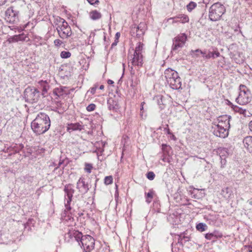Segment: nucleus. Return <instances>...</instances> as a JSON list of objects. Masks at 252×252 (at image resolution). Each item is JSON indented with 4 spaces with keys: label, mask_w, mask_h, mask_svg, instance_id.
<instances>
[{
    "label": "nucleus",
    "mask_w": 252,
    "mask_h": 252,
    "mask_svg": "<svg viewBox=\"0 0 252 252\" xmlns=\"http://www.w3.org/2000/svg\"><path fill=\"white\" fill-rule=\"evenodd\" d=\"M61 92H63V89H56L54 92V93L56 94V95H57V92H59V93H60Z\"/></svg>",
    "instance_id": "53"
},
{
    "label": "nucleus",
    "mask_w": 252,
    "mask_h": 252,
    "mask_svg": "<svg viewBox=\"0 0 252 252\" xmlns=\"http://www.w3.org/2000/svg\"><path fill=\"white\" fill-rule=\"evenodd\" d=\"M143 55L141 54H133V57L132 59L131 63L132 65L137 66L138 67L142 66L143 64Z\"/></svg>",
    "instance_id": "15"
},
{
    "label": "nucleus",
    "mask_w": 252,
    "mask_h": 252,
    "mask_svg": "<svg viewBox=\"0 0 252 252\" xmlns=\"http://www.w3.org/2000/svg\"><path fill=\"white\" fill-rule=\"evenodd\" d=\"M38 84L42 89V95L45 96V94L47 93V91L49 89L48 83L47 81L40 80L38 82Z\"/></svg>",
    "instance_id": "18"
},
{
    "label": "nucleus",
    "mask_w": 252,
    "mask_h": 252,
    "mask_svg": "<svg viewBox=\"0 0 252 252\" xmlns=\"http://www.w3.org/2000/svg\"><path fill=\"white\" fill-rule=\"evenodd\" d=\"M154 191L152 189H150L148 193H145L146 201L148 203H150L152 201L153 198Z\"/></svg>",
    "instance_id": "28"
},
{
    "label": "nucleus",
    "mask_w": 252,
    "mask_h": 252,
    "mask_svg": "<svg viewBox=\"0 0 252 252\" xmlns=\"http://www.w3.org/2000/svg\"><path fill=\"white\" fill-rule=\"evenodd\" d=\"M218 219V216L216 214H208L204 216L205 220L211 225H214Z\"/></svg>",
    "instance_id": "17"
},
{
    "label": "nucleus",
    "mask_w": 252,
    "mask_h": 252,
    "mask_svg": "<svg viewBox=\"0 0 252 252\" xmlns=\"http://www.w3.org/2000/svg\"><path fill=\"white\" fill-rule=\"evenodd\" d=\"M164 130L168 134H171V133L170 132V130L169 128H168V125H166V127H164Z\"/></svg>",
    "instance_id": "51"
},
{
    "label": "nucleus",
    "mask_w": 252,
    "mask_h": 252,
    "mask_svg": "<svg viewBox=\"0 0 252 252\" xmlns=\"http://www.w3.org/2000/svg\"><path fill=\"white\" fill-rule=\"evenodd\" d=\"M211 58L213 59L215 58V57L214 55V52L209 51L207 52V54L205 56V59H209Z\"/></svg>",
    "instance_id": "44"
},
{
    "label": "nucleus",
    "mask_w": 252,
    "mask_h": 252,
    "mask_svg": "<svg viewBox=\"0 0 252 252\" xmlns=\"http://www.w3.org/2000/svg\"><path fill=\"white\" fill-rule=\"evenodd\" d=\"M177 18L179 20L180 22L184 24L189 21V17L185 14H179L177 16Z\"/></svg>",
    "instance_id": "26"
},
{
    "label": "nucleus",
    "mask_w": 252,
    "mask_h": 252,
    "mask_svg": "<svg viewBox=\"0 0 252 252\" xmlns=\"http://www.w3.org/2000/svg\"><path fill=\"white\" fill-rule=\"evenodd\" d=\"M227 104L232 108V105L231 104H233L229 100H227Z\"/></svg>",
    "instance_id": "64"
},
{
    "label": "nucleus",
    "mask_w": 252,
    "mask_h": 252,
    "mask_svg": "<svg viewBox=\"0 0 252 252\" xmlns=\"http://www.w3.org/2000/svg\"><path fill=\"white\" fill-rule=\"evenodd\" d=\"M207 227V225L205 223L202 222L199 223L196 226V229L200 232L204 231L206 229Z\"/></svg>",
    "instance_id": "30"
},
{
    "label": "nucleus",
    "mask_w": 252,
    "mask_h": 252,
    "mask_svg": "<svg viewBox=\"0 0 252 252\" xmlns=\"http://www.w3.org/2000/svg\"><path fill=\"white\" fill-rule=\"evenodd\" d=\"M183 238L185 239L186 241H189V237L185 236H183L182 234H181L180 235H179V240H180V239L182 240V239H183Z\"/></svg>",
    "instance_id": "49"
},
{
    "label": "nucleus",
    "mask_w": 252,
    "mask_h": 252,
    "mask_svg": "<svg viewBox=\"0 0 252 252\" xmlns=\"http://www.w3.org/2000/svg\"><path fill=\"white\" fill-rule=\"evenodd\" d=\"M225 163H226V161L225 159H224L223 160H221V168H224Z\"/></svg>",
    "instance_id": "54"
},
{
    "label": "nucleus",
    "mask_w": 252,
    "mask_h": 252,
    "mask_svg": "<svg viewBox=\"0 0 252 252\" xmlns=\"http://www.w3.org/2000/svg\"><path fill=\"white\" fill-rule=\"evenodd\" d=\"M232 105V109L236 113H238L240 114L243 115L244 116H249V114H251L250 112L242 107H239L234 104H231Z\"/></svg>",
    "instance_id": "16"
},
{
    "label": "nucleus",
    "mask_w": 252,
    "mask_h": 252,
    "mask_svg": "<svg viewBox=\"0 0 252 252\" xmlns=\"http://www.w3.org/2000/svg\"><path fill=\"white\" fill-rule=\"evenodd\" d=\"M96 87H94L91 88V89L88 91L89 92H90V93L92 94H94L96 91Z\"/></svg>",
    "instance_id": "50"
},
{
    "label": "nucleus",
    "mask_w": 252,
    "mask_h": 252,
    "mask_svg": "<svg viewBox=\"0 0 252 252\" xmlns=\"http://www.w3.org/2000/svg\"><path fill=\"white\" fill-rule=\"evenodd\" d=\"M19 11L13 6L7 9L5 11V19L10 24H15L19 21Z\"/></svg>",
    "instance_id": "10"
},
{
    "label": "nucleus",
    "mask_w": 252,
    "mask_h": 252,
    "mask_svg": "<svg viewBox=\"0 0 252 252\" xmlns=\"http://www.w3.org/2000/svg\"><path fill=\"white\" fill-rule=\"evenodd\" d=\"M213 234L215 239L217 238H220L223 236L222 234L221 233L219 232V231H214L213 232Z\"/></svg>",
    "instance_id": "42"
},
{
    "label": "nucleus",
    "mask_w": 252,
    "mask_h": 252,
    "mask_svg": "<svg viewBox=\"0 0 252 252\" xmlns=\"http://www.w3.org/2000/svg\"><path fill=\"white\" fill-rule=\"evenodd\" d=\"M24 96L26 102L33 103L38 101L40 98V92L33 87H28L24 91Z\"/></svg>",
    "instance_id": "6"
},
{
    "label": "nucleus",
    "mask_w": 252,
    "mask_h": 252,
    "mask_svg": "<svg viewBox=\"0 0 252 252\" xmlns=\"http://www.w3.org/2000/svg\"><path fill=\"white\" fill-rule=\"evenodd\" d=\"M158 104L159 106V108L161 109H163L164 108V101L165 100L163 99V97L162 95H159L157 97Z\"/></svg>",
    "instance_id": "29"
},
{
    "label": "nucleus",
    "mask_w": 252,
    "mask_h": 252,
    "mask_svg": "<svg viewBox=\"0 0 252 252\" xmlns=\"http://www.w3.org/2000/svg\"><path fill=\"white\" fill-rule=\"evenodd\" d=\"M20 37L19 35H15V36H13L10 38H9L8 39V41L9 42V43H13V42H18V41L20 40Z\"/></svg>",
    "instance_id": "37"
},
{
    "label": "nucleus",
    "mask_w": 252,
    "mask_h": 252,
    "mask_svg": "<svg viewBox=\"0 0 252 252\" xmlns=\"http://www.w3.org/2000/svg\"><path fill=\"white\" fill-rule=\"evenodd\" d=\"M249 127L250 130L252 132V120L249 124Z\"/></svg>",
    "instance_id": "61"
},
{
    "label": "nucleus",
    "mask_w": 252,
    "mask_h": 252,
    "mask_svg": "<svg viewBox=\"0 0 252 252\" xmlns=\"http://www.w3.org/2000/svg\"><path fill=\"white\" fill-rule=\"evenodd\" d=\"M63 190L65 192L64 198V204L65 208V213L71 210L70 203L72 201L73 194L74 193V189L72 184H68L65 186Z\"/></svg>",
    "instance_id": "7"
},
{
    "label": "nucleus",
    "mask_w": 252,
    "mask_h": 252,
    "mask_svg": "<svg viewBox=\"0 0 252 252\" xmlns=\"http://www.w3.org/2000/svg\"><path fill=\"white\" fill-rule=\"evenodd\" d=\"M6 1L7 0H0V6L4 4Z\"/></svg>",
    "instance_id": "59"
},
{
    "label": "nucleus",
    "mask_w": 252,
    "mask_h": 252,
    "mask_svg": "<svg viewBox=\"0 0 252 252\" xmlns=\"http://www.w3.org/2000/svg\"><path fill=\"white\" fill-rule=\"evenodd\" d=\"M187 39V36L185 33H182L174 38V41H178L179 42L185 44Z\"/></svg>",
    "instance_id": "24"
},
{
    "label": "nucleus",
    "mask_w": 252,
    "mask_h": 252,
    "mask_svg": "<svg viewBox=\"0 0 252 252\" xmlns=\"http://www.w3.org/2000/svg\"><path fill=\"white\" fill-rule=\"evenodd\" d=\"M197 6V4L195 2L193 1H190L187 5V10L190 12L193 9H194Z\"/></svg>",
    "instance_id": "33"
},
{
    "label": "nucleus",
    "mask_w": 252,
    "mask_h": 252,
    "mask_svg": "<svg viewBox=\"0 0 252 252\" xmlns=\"http://www.w3.org/2000/svg\"><path fill=\"white\" fill-rule=\"evenodd\" d=\"M147 178L150 180H153L155 177V174L153 171L148 172L146 174Z\"/></svg>",
    "instance_id": "39"
},
{
    "label": "nucleus",
    "mask_w": 252,
    "mask_h": 252,
    "mask_svg": "<svg viewBox=\"0 0 252 252\" xmlns=\"http://www.w3.org/2000/svg\"><path fill=\"white\" fill-rule=\"evenodd\" d=\"M90 17L93 20H97L102 17L101 14L96 10H93L90 12Z\"/></svg>",
    "instance_id": "21"
},
{
    "label": "nucleus",
    "mask_w": 252,
    "mask_h": 252,
    "mask_svg": "<svg viewBox=\"0 0 252 252\" xmlns=\"http://www.w3.org/2000/svg\"><path fill=\"white\" fill-rule=\"evenodd\" d=\"M200 53H192L190 52V55L192 57L197 58L199 57Z\"/></svg>",
    "instance_id": "52"
},
{
    "label": "nucleus",
    "mask_w": 252,
    "mask_h": 252,
    "mask_svg": "<svg viewBox=\"0 0 252 252\" xmlns=\"http://www.w3.org/2000/svg\"><path fill=\"white\" fill-rule=\"evenodd\" d=\"M78 245L83 249V252H91L94 249V239L89 235L82 234V238L79 242Z\"/></svg>",
    "instance_id": "5"
},
{
    "label": "nucleus",
    "mask_w": 252,
    "mask_h": 252,
    "mask_svg": "<svg viewBox=\"0 0 252 252\" xmlns=\"http://www.w3.org/2000/svg\"><path fill=\"white\" fill-rule=\"evenodd\" d=\"M24 148V145L23 144L16 145L12 147V149L13 150L14 153H19L21 150L23 149Z\"/></svg>",
    "instance_id": "34"
},
{
    "label": "nucleus",
    "mask_w": 252,
    "mask_h": 252,
    "mask_svg": "<svg viewBox=\"0 0 252 252\" xmlns=\"http://www.w3.org/2000/svg\"><path fill=\"white\" fill-rule=\"evenodd\" d=\"M231 119V117L230 115H224L219 116L217 120V121L218 122L217 124L222 125L224 126L230 127V121Z\"/></svg>",
    "instance_id": "14"
},
{
    "label": "nucleus",
    "mask_w": 252,
    "mask_h": 252,
    "mask_svg": "<svg viewBox=\"0 0 252 252\" xmlns=\"http://www.w3.org/2000/svg\"><path fill=\"white\" fill-rule=\"evenodd\" d=\"M118 42V41L115 40V41L111 45V47L113 48L115 46H116Z\"/></svg>",
    "instance_id": "60"
},
{
    "label": "nucleus",
    "mask_w": 252,
    "mask_h": 252,
    "mask_svg": "<svg viewBox=\"0 0 252 252\" xmlns=\"http://www.w3.org/2000/svg\"><path fill=\"white\" fill-rule=\"evenodd\" d=\"M76 189L79 192L83 194H85L89 191L90 186L89 184L86 182L84 177H81L78 180L76 184Z\"/></svg>",
    "instance_id": "12"
},
{
    "label": "nucleus",
    "mask_w": 252,
    "mask_h": 252,
    "mask_svg": "<svg viewBox=\"0 0 252 252\" xmlns=\"http://www.w3.org/2000/svg\"><path fill=\"white\" fill-rule=\"evenodd\" d=\"M225 12V8L224 5L220 2L214 3L209 8V18L212 21H218Z\"/></svg>",
    "instance_id": "4"
},
{
    "label": "nucleus",
    "mask_w": 252,
    "mask_h": 252,
    "mask_svg": "<svg viewBox=\"0 0 252 252\" xmlns=\"http://www.w3.org/2000/svg\"><path fill=\"white\" fill-rule=\"evenodd\" d=\"M205 237L206 239L209 240H211L212 239H215L213 232L212 233H208L206 234Z\"/></svg>",
    "instance_id": "45"
},
{
    "label": "nucleus",
    "mask_w": 252,
    "mask_h": 252,
    "mask_svg": "<svg viewBox=\"0 0 252 252\" xmlns=\"http://www.w3.org/2000/svg\"><path fill=\"white\" fill-rule=\"evenodd\" d=\"M140 115L141 116V117L143 119L144 117H146V115L144 114V111H140Z\"/></svg>",
    "instance_id": "58"
},
{
    "label": "nucleus",
    "mask_w": 252,
    "mask_h": 252,
    "mask_svg": "<svg viewBox=\"0 0 252 252\" xmlns=\"http://www.w3.org/2000/svg\"><path fill=\"white\" fill-rule=\"evenodd\" d=\"M31 128L37 135L45 133L51 126L49 117L44 113L40 112L31 123Z\"/></svg>",
    "instance_id": "1"
},
{
    "label": "nucleus",
    "mask_w": 252,
    "mask_h": 252,
    "mask_svg": "<svg viewBox=\"0 0 252 252\" xmlns=\"http://www.w3.org/2000/svg\"><path fill=\"white\" fill-rule=\"evenodd\" d=\"M191 52H192V53H200V54L202 55V57L205 59V56H206V55L207 54V51L206 50L202 51L201 50L199 49H197L195 50H191Z\"/></svg>",
    "instance_id": "35"
},
{
    "label": "nucleus",
    "mask_w": 252,
    "mask_h": 252,
    "mask_svg": "<svg viewBox=\"0 0 252 252\" xmlns=\"http://www.w3.org/2000/svg\"><path fill=\"white\" fill-rule=\"evenodd\" d=\"M161 160L163 162H166L170 163L171 161V158L170 157L169 154L163 155L162 158H161Z\"/></svg>",
    "instance_id": "38"
},
{
    "label": "nucleus",
    "mask_w": 252,
    "mask_h": 252,
    "mask_svg": "<svg viewBox=\"0 0 252 252\" xmlns=\"http://www.w3.org/2000/svg\"><path fill=\"white\" fill-rule=\"evenodd\" d=\"M169 20H172V23L173 24L180 22L179 20H178V18H177V16L172 18H170V19H169Z\"/></svg>",
    "instance_id": "47"
},
{
    "label": "nucleus",
    "mask_w": 252,
    "mask_h": 252,
    "mask_svg": "<svg viewBox=\"0 0 252 252\" xmlns=\"http://www.w3.org/2000/svg\"><path fill=\"white\" fill-rule=\"evenodd\" d=\"M144 49V44L139 42L137 43L135 49L134 50V54L142 55V52Z\"/></svg>",
    "instance_id": "25"
},
{
    "label": "nucleus",
    "mask_w": 252,
    "mask_h": 252,
    "mask_svg": "<svg viewBox=\"0 0 252 252\" xmlns=\"http://www.w3.org/2000/svg\"><path fill=\"white\" fill-rule=\"evenodd\" d=\"M95 107L96 106L94 104L91 103L87 107L86 109L88 111L91 112L94 111Z\"/></svg>",
    "instance_id": "43"
},
{
    "label": "nucleus",
    "mask_w": 252,
    "mask_h": 252,
    "mask_svg": "<svg viewBox=\"0 0 252 252\" xmlns=\"http://www.w3.org/2000/svg\"><path fill=\"white\" fill-rule=\"evenodd\" d=\"M21 180L23 181L25 183L27 184H31L33 181V177L29 175H26L21 177Z\"/></svg>",
    "instance_id": "27"
},
{
    "label": "nucleus",
    "mask_w": 252,
    "mask_h": 252,
    "mask_svg": "<svg viewBox=\"0 0 252 252\" xmlns=\"http://www.w3.org/2000/svg\"><path fill=\"white\" fill-rule=\"evenodd\" d=\"M218 152L219 153L220 157L222 158V157H225L229 155L230 153L229 150L226 148H218Z\"/></svg>",
    "instance_id": "23"
},
{
    "label": "nucleus",
    "mask_w": 252,
    "mask_h": 252,
    "mask_svg": "<svg viewBox=\"0 0 252 252\" xmlns=\"http://www.w3.org/2000/svg\"><path fill=\"white\" fill-rule=\"evenodd\" d=\"M120 36V32H117L115 34V40L118 41V39Z\"/></svg>",
    "instance_id": "56"
},
{
    "label": "nucleus",
    "mask_w": 252,
    "mask_h": 252,
    "mask_svg": "<svg viewBox=\"0 0 252 252\" xmlns=\"http://www.w3.org/2000/svg\"><path fill=\"white\" fill-rule=\"evenodd\" d=\"M87 1L91 5H94L99 2L98 0H87Z\"/></svg>",
    "instance_id": "48"
},
{
    "label": "nucleus",
    "mask_w": 252,
    "mask_h": 252,
    "mask_svg": "<svg viewBox=\"0 0 252 252\" xmlns=\"http://www.w3.org/2000/svg\"><path fill=\"white\" fill-rule=\"evenodd\" d=\"M145 104V102H143L141 103V107H140V111H144V105Z\"/></svg>",
    "instance_id": "63"
},
{
    "label": "nucleus",
    "mask_w": 252,
    "mask_h": 252,
    "mask_svg": "<svg viewBox=\"0 0 252 252\" xmlns=\"http://www.w3.org/2000/svg\"><path fill=\"white\" fill-rule=\"evenodd\" d=\"M164 76L172 89L177 90L181 88L182 83L177 72L169 68L165 70Z\"/></svg>",
    "instance_id": "2"
},
{
    "label": "nucleus",
    "mask_w": 252,
    "mask_h": 252,
    "mask_svg": "<svg viewBox=\"0 0 252 252\" xmlns=\"http://www.w3.org/2000/svg\"><path fill=\"white\" fill-rule=\"evenodd\" d=\"M245 247L248 248V252H252V246L250 245L245 246Z\"/></svg>",
    "instance_id": "57"
},
{
    "label": "nucleus",
    "mask_w": 252,
    "mask_h": 252,
    "mask_svg": "<svg viewBox=\"0 0 252 252\" xmlns=\"http://www.w3.org/2000/svg\"><path fill=\"white\" fill-rule=\"evenodd\" d=\"M173 43L172 47V51L171 52L172 53H175V54L178 52L179 50L181 48H182L184 44H182V43L179 42L178 41H174V39L173 40Z\"/></svg>",
    "instance_id": "20"
},
{
    "label": "nucleus",
    "mask_w": 252,
    "mask_h": 252,
    "mask_svg": "<svg viewBox=\"0 0 252 252\" xmlns=\"http://www.w3.org/2000/svg\"><path fill=\"white\" fill-rule=\"evenodd\" d=\"M161 147V149L163 153V155H168L169 150L171 149V147L164 144H162Z\"/></svg>",
    "instance_id": "32"
},
{
    "label": "nucleus",
    "mask_w": 252,
    "mask_h": 252,
    "mask_svg": "<svg viewBox=\"0 0 252 252\" xmlns=\"http://www.w3.org/2000/svg\"><path fill=\"white\" fill-rule=\"evenodd\" d=\"M113 182V178L111 176H106L104 179V183L106 185H110Z\"/></svg>",
    "instance_id": "40"
},
{
    "label": "nucleus",
    "mask_w": 252,
    "mask_h": 252,
    "mask_svg": "<svg viewBox=\"0 0 252 252\" xmlns=\"http://www.w3.org/2000/svg\"><path fill=\"white\" fill-rule=\"evenodd\" d=\"M83 129L84 126L82 122L68 124L66 126V130L69 132L77 130L81 131Z\"/></svg>",
    "instance_id": "13"
},
{
    "label": "nucleus",
    "mask_w": 252,
    "mask_h": 252,
    "mask_svg": "<svg viewBox=\"0 0 252 252\" xmlns=\"http://www.w3.org/2000/svg\"><path fill=\"white\" fill-rule=\"evenodd\" d=\"M57 31L59 36L62 39H66L72 35V31L67 22L63 25H59L56 27Z\"/></svg>",
    "instance_id": "11"
},
{
    "label": "nucleus",
    "mask_w": 252,
    "mask_h": 252,
    "mask_svg": "<svg viewBox=\"0 0 252 252\" xmlns=\"http://www.w3.org/2000/svg\"><path fill=\"white\" fill-rule=\"evenodd\" d=\"M60 56L63 59H67L71 56V53L69 51H63L61 52Z\"/></svg>",
    "instance_id": "36"
},
{
    "label": "nucleus",
    "mask_w": 252,
    "mask_h": 252,
    "mask_svg": "<svg viewBox=\"0 0 252 252\" xmlns=\"http://www.w3.org/2000/svg\"><path fill=\"white\" fill-rule=\"evenodd\" d=\"M217 122L213 123L212 129L215 135L220 138H224L228 135V129L230 127L223 126L222 125L216 124Z\"/></svg>",
    "instance_id": "9"
},
{
    "label": "nucleus",
    "mask_w": 252,
    "mask_h": 252,
    "mask_svg": "<svg viewBox=\"0 0 252 252\" xmlns=\"http://www.w3.org/2000/svg\"><path fill=\"white\" fill-rule=\"evenodd\" d=\"M214 55L216 57H219L220 56V53L218 51L214 52Z\"/></svg>",
    "instance_id": "55"
},
{
    "label": "nucleus",
    "mask_w": 252,
    "mask_h": 252,
    "mask_svg": "<svg viewBox=\"0 0 252 252\" xmlns=\"http://www.w3.org/2000/svg\"><path fill=\"white\" fill-rule=\"evenodd\" d=\"M93 168V166L90 163H86L85 170L88 173H90L91 172L92 169Z\"/></svg>",
    "instance_id": "41"
},
{
    "label": "nucleus",
    "mask_w": 252,
    "mask_h": 252,
    "mask_svg": "<svg viewBox=\"0 0 252 252\" xmlns=\"http://www.w3.org/2000/svg\"><path fill=\"white\" fill-rule=\"evenodd\" d=\"M107 103L110 110H113V111L116 112L119 108L118 103L113 99L108 100Z\"/></svg>",
    "instance_id": "19"
},
{
    "label": "nucleus",
    "mask_w": 252,
    "mask_h": 252,
    "mask_svg": "<svg viewBox=\"0 0 252 252\" xmlns=\"http://www.w3.org/2000/svg\"><path fill=\"white\" fill-rule=\"evenodd\" d=\"M63 42L59 39H56L54 40V44L56 46H61Z\"/></svg>",
    "instance_id": "46"
},
{
    "label": "nucleus",
    "mask_w": 252,
    "mask_h": 252,
    "mask_svg": "<svg viewBox=\"0 0 252 252\" xmlns=\"http://www.w3.org/2000/svg\"><path fill=\"white\" fill-rule=\"evenodd\" d=\"M66 22V21L63 18L60 17H57L55 19L54 24L55 26L57 27V26H58L59 25H63V24H64V22L65 23Z\"/></svg>",
    "instance_id": "31"
},
{
    "label": "nucleus",
    "mask_w": 252,
    "mask_h": 252,
    "mask_svg": "<svg viewBox=\"0 0 252 252\" xmlns=\"http://www.w3.org/2000/svg\"><path fill=\"white\" fill-rule=\"evenodd\" d=\"M239 95L236 98V102L241 105H246L252 100V94L250 90L244 85L241 84L239 87Z\"/></svg>",
    "instance_id": "3"
},
{
    "label": "nucleus",
    "mask_w": 252,
    "mask_h": 252,
    "mask_svg": "<svg viewBox=\"0 0 252 252\" xmlns=\"http://www.w3.org/2000/svg\"><path fill=\"white\" fill-rule=\"evenodd\" d=\"M114 81L112 80H110V79H108L107 80V83L109 84V85H112L114 84Z\"/></svg>",
    "instance_id": "62"
},
{
    "label": "nucleus",
    "mask_w": 252,
    "mask_h": 252,
    "mask_svg": "<svg viewBox=\"0 0 252 252\" xmlns=\"http://www.w3.org/2000/svg\"><path fill=\"white\" fill-rule=\"evenodd\" d=\"M145 27V25L143 23H140L136 27V35L137 37H140L141 35H142L144 33V28Z\"/></svg>",
    "instance_id": "22"
},
{
    "label": "nucleus",
    "mask_w": 252,
    "mask_h": 252,
    "mask_svg": "<svg viewBox=\"0 0 252 252\" xmlns=\"http://www.w3.org/2000/svg\"><path fill=\"white\" fill-rule=\"evenodd\" d=\"M82 233L77 230L69 229L64 235V241L70 244L76 242L78 244L82 238Z\"/></svg>",
    "instance_id": "8"
}]
</instances>
